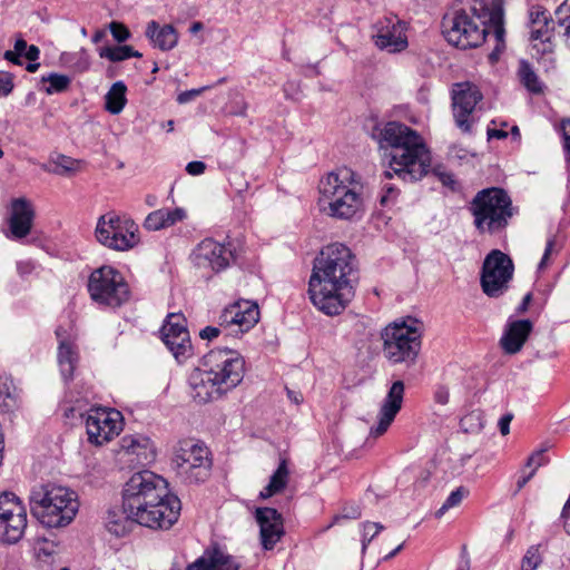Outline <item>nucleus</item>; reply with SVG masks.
I'll return each mask as SVG.
<instances>
[{
  "label": "nucleus",
  "mask_w": 570,
  "mask_h": 570,
  "mask_svg": "<svg viewBox=\"0 0 570 570\" xmlns=\"http://www.w3.org/2000/svg\"><path fill=\"white\" fill-rule=\"evenodd\" d=\"M107 530L116 537H124L131 531L134 519L129 515L122 503L120 508L114 507L107 510L106 518Z\"/></svg>",
  "instance_id": "33"
},
{
  "label": "nucleus",
  "mask_w": 570,
  "mask_h": 570,
  "mask_svg": "<svg viewBox=\"0 0 570 570\" xmlns=\"http://www.w3.org/2000/svg\"><path fill=\"white\" fill-rule=\"evenodd\" d=\"M400 190L392 184H384L379 197V203L382 208H392L399 198Z\"/></svg>",
  "instance_id": "45"
},
{
  "label": "nucleus",
  "mask_w": 570,
  "mask_h": 570,
  "mask_svg": "<svg viewBox=\"0 0 570 570\" xmlns=\"http://www.w3.org/2000/svg\"><path fill=\"white\" fill-rule=\"evenodd\" d=\"M259 525L261 542L265 550H272L284 535L282 514L274 508H257L255 512Z\"/></svg>",
  "instance_id": "23"
},
{
  "label": "nucleus",
  "mask_w": 570,
  "mask_h": 570,
  "mask_svg": "<svg viewBox=\"0 0 570 570\" xmlns=\"http://www.w3.org/2000/svg\"><path fill=\"white\" fill-rule=\"evenodd\" d=\"M41 81L49 83V86L45 88V91L48 95L63 92L71 83L69 76L57 72H50L47 76H42Z\"/></svg>",
  "instance_id": "42"
},
{
  "label": "nucleus",
  "mask_w": 570,
  "mask_h": 570,
  "mask_svg": "<svg viewBox=\"0 0 570 570\" xmlns=\"http://www.w3.org/2000/svg\"><path fill=\"white\" fill-rule=\"evenodd\" d=\"M180 510L179 498L168 490L167 498L136 505L129 515L136 524L154 530H168L178 521Z\"/></svg>",
  "instance_id": "12"
},
{
  "label": "nucleus",
  "mask_w": 570,
  "mask_h": 570,
  "mask_svg": "<svg viewBox=\"0 0 570 570\" xmlns=\"http://www.w3.org/2000/svg\"><path fill=\"white\" fill-rule=\"evenodd\" d=\"M33 215L32 206L26 198H16L11 202L9 227L14 238H22L29 234Z\"/></svg>",
  "instance_id": "28"
},
{
  "label": "nucleus",
  "mask_w": 570,
  "mask_h": 570,
  "mask_svg": "<svg viewBox=\"0 0 570 570\" xmlns=\"http://www.w3.org/2000/svg\"><path fill=\"white\" fill-rule=\"evenodd\" d=\"M489 7L484 0H461L452 14L444 16L442 35L458 48L469 49L481 46L489 32Z\"/></svg>",
  "instance_id": "4"
},
{
  "label": "nucleus",
  "mask_w": 570,
  "mask_h": 570,
  "mask_svg": "<svg viewBox=\"0 0 570 570\" xmlns=\"http://www.w3.org/2000/svg\"><path fill=\"white\" fill-rule=\"evenodd\" d=\"M362 177L348 167L328 173L320 180V206L338 219H352L363 210Z\"/></svg>",
  "instance_id": "3"
},
{
  "label": "nucleus",
  "mask_w": 570,
  "mask_h": 570,
  "mask_svg": "<svg viewBox=\"0 0 570 570\" xmlns=\"http://www.w3.org/2000/svg\"><path fill=\"white\" fill-rule=\"evenodd\" d=\"M500 126H501V128H499V129L488 128V130H487L488 140L505 139L508 137V132L503 129L504 127H507V122L502 121V122H500Z\"/></svg>",
  "instance_id": "56"
},
{
  "label": "nucleus",
  "mask_w": 570,
  "mask_h": 570,
  "mask_svg": "<svg viewBox=\"0 0 570 570\" xmlns=\"http://www.w3.org/2000/svg\"><path fill=\"white\" fill-rule=\"evenodd\" d=\"M473 224L481 234H495L504 230L514 207L508 193L499 187L484 188L476 193L470 204Z\"/></svg>",
  "instance_id": "6"
},
{
  "label": "nucleus",
  "mask_w": 570,
  "mask_h": 570,
  "mask_svg": "<svg viewBox=\"0 0 570 570\" xmlns=\"http://www.w3.org/2000/svg\"><path fill=\"white\" fill-rule=\"evenodd\" d=\"M371 137L387 159L389 168L382 174L385 179L396 176L414 183L428 175V164L423 159L426 145L416 130L400 121H387L375 125Z\"/></svg>",
  "instance_id": "2"
},
{
  "label": "nucleus",
  "mask_w": 570,
  "mask_h": 570,
  "mask_svg": "<svg viewBox=\"0 0 570 570\" xmlns=\"http://www.w3.org/2000/svg\"><path fill=\"white\" fill-rule=\"evenodd\" d=\"M31 514L47 528H63L72 522L79 510L77 493L56 484H41L29 497Z\"/></svg>",
  "instance_id": "5"
},
{
  "label": "nucleus",
  "mask_w": 570,
  "mask_h": 570,
  "mask_svg": "<svg viewBox=\"0 0 570 570\" xmlns=\"http://www.w3.org/2000/svg\"><path fill=\"white\" fill-rule=\"evenodd\" d=\"M240 563L218 544L206 548L203 554L189 563L185 570H239Z\"/></svg>",
  "instance_id": "24"
},
{
  "label": "nucleus",
  "mask_w": 570,
  "mask_h": 570,
  "mask_svg": "<svg viewBox=\"0 0 570 570\" xmlns=\"http://www.w3.org/2000/svg\"><path fill=\"white\" fill-rule=\"evenodd\" d=\"M468 494L469 491L466 488L459 487L450 493L442 505L435 511L434 517L436 519H442L449 511L459 508Z\"/></svg>",
  "instance_id": "39"
},
{
  "label": "nucleus",
  "mask_w": 570,
  "mask_h": 570,
  "mask_svg": "<svg viewBox=\"0 0 570 570\" xmlns=\"http://www.w3.org/2000/svg\"><path fill=\"white\" fill-rule=\"evenodd\" d=\"M530 42L537 55L553 51L556 21L542 7H532L529 12Z\"/></svg>",
  "instance_id": "20"
},
{
  "label": "nucleus",
  "mask_w": 570,
  "mask_h": 570,
  "mask_svg": "<svg viewBox=\"0 0 570 570\" xmlns=\"http://www.w3.org/2000/svg\"><path fill=\"white\" fill-rule=\"evenodd\" d=\"M40 55V50L37 46L31 45L27 48L24 56L29 61H36L38 60Z\"/></svg>",
  "instance_id": "61"
},
{
  "label": "nucleus",
  "mask_w": 570,
  "mask_h": 570,
  "mask_svg": "<svg viewBox=\"0 0 570 570\" xmlns=\"http://www.w3.org/2000/svg\"><path fill=\"white\" fill-rule=\"evenodd\" d=\"M239 252H193L189 255L190 263L198 269H209L214 273H220L230 266L237 264Z\"/></svg>",
  "instance_id": "27"
},
{
  "label": "nucleus",
  "mask_w": 570,
  "mask_h": 570,
  "mask_svg": "<svg viewBox=\"0 0 570 570\" xmlns=\"http://www.w3.org/2000/svg\"><path fill=\"white\" fill-rule=\"evenodd\" d=\"M203 367L208 371V377L216 380L228 393L244 379V357L232 348H214L203 356Z\"/></svg>",
  "instance_id": "10"
},
{
  "label": "nucleus",
  "mask_w": 570,
  "mask_h": 570,
  "mask_svg": "<svg viewBox=\"0 0 570 570\" xmlns=\"http://www.w3.org/2000/svg\"><path fill=\"white\" fill-rule=\"evenodd\" d=\"M543 452L544 450H538L533 452L527 460L525 465L531 468V470H534V473L543 463Z\"/></svg>",
  "instance_id": "54"
},
{
  "label": "nucleus",
  "mask_w": 570,
  "mask_h": 570,
  "mask_svg": "<svg viewBox=\"0 0 570 570\" xmlns=\"http://www.w3.org/2000/svg\"><path fill=\"white\" fill-rule=\"evenodd\" d=\"M560 131L563 139L566 160L570 166V118L563 119L560 124Z\"/></svg>",
  "instance_id": "50"
},
{
  "label": "nucleus",
  "mask_w": 570,
  "mask_h": 570,
  "mask_svg": "<svg viewBox=\"0 0 570 570\" xmlns=\"http://www.w3.org/2000/svg\"><path fill=\"white\" fill-rule=\"evenodd\" d=\"M186 210L180 207H176L173 209L160 208L147 215L144 222V227L147 230L151 232L160 230L174 226L179 222H183L186 218Z\"/></svg>",
  "instance_id": "31"
},
{
  "label": "nucleus",
  "mask_w": 570,
  "mask_h": 570,
  "mask_svg": "<svg viewBox=\"0 0 570 570\" xmlns=\"http://www.w3.org/2000/svg\"><path fill=\"white\" fill-rule=\"evenodd\" d=\"M206 169V164L200 160H194L187 164L186 171L191 176L202 175Z\"/></svg>",
  "instance_id": "57"
},
{
  "label": "nucleus",
  "mask_w": 570,
  "mask_h": 570,
  "mask_svg": "<svg viewBox=\"0 0 570 570\" xmlns=\"http://www.w3.org/2000/svg\"><path fill=\"white\" fill-rule=\"evenodd\" d=\"M120 448L127 454L136 456L138 464L146 465L155 461L156 448L154 442L145 435H125L120 440Z\"/></svg>",
  "instance_id": "29"
},
{
  "label": "nucleus",
  "mask_w": 570,
  "mask_h": 570,
  "mask_svg": "<svg viewBox=\"0 0 570 570\" xmlns=\"http://www.w3.org/2000/svg\"><path fill=\"white\" fill-rule=\"evenodd\" d=\"M513 419V415L511 413L504 414L499 420V428L502 435H508L510 432V423Z\"/></svg>",
  "instance_id": "60"
},
{
  "label": "nucleus",
  "mask_w": 570,
  "mask_h": 570,
  "mask_svg": "<svg viewBox=\"0 0 570 570\" xmlns=\"http://www.w3.org/2000/svg\"><path fill=\"white\" fill-rule=\"evenodd\" d=\"M413 323L396 320L382 330V353L390 364L411 366L415 363L422 341L421 333Z\"/></svg>",
  "instance_id": "7"
},
{
  "label": "nucleus",
  "mask_w": 570,
  "mask_h": 570,
  "mask_svg": "<svg viewBox=\"0 0 570 570\" xmlns=\"http://www.w3.org/2000/svg\"><path fill=\"white\" fill-rule=\"evenodd\" d=\"M99 56L112 62L124 61L129 58H141V52L135 50L131 46L104 47L99 50Z\"/></svg>",
  "instance_id": "38"
},
{
  "label": "nucleus",
  "mask_w": 570,
  "mask_h": 570,
  "mask_svg": "<svg viewBox=\"0 0 570 570\" xmlns=\"http://www.w3.org/2000/svg\"><path fill=\"white\" fill-rule=\"evenodd\" d=\"M361 515L362 512L358 504L347 503L343 507L341 514L335 517V522H337L340 519L356 520L361 518Z\"/></svg>",
  "instance_id": "51"
},
{
  "label": "nucleus",
  "mask_w": 570,
  "mask_h": 570,
  "mask_svg": "<svg viewBox=\"0 0 570 570\" xmlns=\"http://www.w3.org/2000/svg\"><path fill=\"white\" fill-rule=\"evenodd\" d=\"M28 525L26 507L13 492L0 493V542L18 543Z\"/></svg>",
  "instance_id": "15"
},
{
  "label": "nucleus",
  "mask_w": 570,
  "mask_h": 570,
  "mask_svg": "<svg viewBox=\"0 0 570 570\" xmlns=\"http://www.w3.org/2000/svg\"><path fill=\"white\" fill-rule=\"evenodd\" d=\"M96 238L109 249H131L139 245V227L128 217L107 213L98 218Z\"/></svg>",
  "instance_id": "11"
},
{
  "label": "nucleus",
  "mask_w": 570,
  "mask_h": 570,
  "mask_svg": "<svg viewBox=\"0 0 570 570\" xmlns=\"http://www.w3.org/2000/svg\"><path fill=\"white\" fill-rule=\"evenodd\" d=\"M35 265L31 262H18L17 269L20 275H27L32 272Z\"/></svg>",
  "instance_id": "62"
},
{
  "label": "nucleus",
  "mask_w": 570,
  "mask_h": 570,
  "mask_svg": "<svg viewBox=\"0 0 570 570\" xmlns=\"http://www.w3.org/2000/svg\"><path fill=\"white\" fill-rule=\"evenodd\" d=\"M433 174L439 178V180L446 187H450L451 189H454L455 187V179L452 174L441 171L439 168L433 170Z\"/></svg>",
  "instance_id": "55"
},
{
  "label": "nucleus",
  "mask_w": 570,
  "mask_h": 570,
  "mask_svg": "<svg viewBox=\"0 0 570 570\" xmlns=\"http://www.w3.org/2000/svg\"><path fill=\"white\" fill-rule=\"evenodd\" d=\"M171 462L177 474L187 483L205 482L213 465L208 448L193 439L177 443Z\"/></svg>",
  "instance_id": "8"
},
{
  "label": "nucleus",
  "mask_w": 570,
  "mask_h": 570,
  "mask_svg": "<svg viewBox=\"0 0 570 570\" xmlns=\"http://www.w3.org/2000/svg\"><path fill=\"white\" fill-rule=\"evenodd\" d=\"M109 30L117 42H125L131 36L129 29L121 22L112 21L109 23Z\"/></svg>",
  "instance_id": "49"
},
{
  "label": "nucleus",
  "mask_w": 570,
  "mask_h": 570,
  "mask_svg": "<svg viewBox=\"0 0 570 570\" xmlns=\"http://www.w3.org/2000/svg\"><path fill=\"white\" fill-rule=\"evenodd\" d=\"M480 89L470 81L458 82L452 88V108L456 126L470 134L474 122L473 112L482 101Z\"/></svg>",
  "instance_id": "17"
},
{
  "label": "nucleus",
  "mask_w": 570,
  "mask_h": 570,
  "mask_svg": "<svg viewBox=\"0 0 570 570\" xmlns=\"http://www.w3.org/2000/svg\"><path fill=\"white\" fill-rule=\"evenodd\" d=\"M259 321L256 302L242 301L226 307L219 316V325H237L240 333L248 332Z\"/></svg>",
  "instance_id": "22"
},
{
  "label": "nucleus",
  "mask_w": 570,
  "mask_h": 570,
  "mask_svg": "<svg viewBox=\"0 0 570 570\" xmlns=\"http://www.w3.org/2000/svg\"><path fill=\"white\" fill-rule=\"evenodd\" d=\"M56 335L59 340L58 346V362L61 375L66 381L73 377V372L78 363V352L75 345L67 338L66 331L59 326L56 330Z\"/></svg>",
  "instance_id": "30"
},
{
  "label": "nucleus",
  "mask_w": 570,
  "mask_h": 570,
  "mask_svg": "<svg viewBox=\"0 0 570 570\" xmlns=\"http://www.w3.org/2000/svg\"><path fill=\"white\" fill-rule=\"evenodd\" d=\"M403 396H404V383L403 381H395L392 383L390 390L387 391V394L385 395L380 411L377 415V424L373 428H371L370 434L372 436L379 438L383 435L392 422L394 421L395 416L402 409L403 403Z\"/></svg>",
  "instance_id": "21"
},
{
  "label": "nucleus",
  "mask_w": 570,
  "mask_h": 570,
  "mask_svg": "<svg viewBox=\"0 0 570 570\" xmlns=\"http://www.w3.org/2000/svg\"><path fill=\"white\" fill-rule=\"evenodd\" d=\"M230 247L235 249L234 244L230 242L229 237L226 236L223 239H215L213 237L204 238L197 246V249H226Z\"/></svg>",
  "instance_id": "48"
},
{
  "label": "nucleus",
  "mask_w": 570,
  "mask_h": 570,
  "mask_svg": "<svg viewBox=\"0 0 570 570\" xmlns=\"http://www.w3.org/2000/svg\"><path fill=\"white\" fill-rule=\"evenodd\" d=\"M13 90V78L8 71H0V97L9 96Z\"/></svg>",
  "instance_id": "52"
},
{
  "label": "nucleus",
  "mask_w": 570,
  "mask_h": 570,
  "mask_svg": "<svg viewBox=\"0 0 570 570\" xmlns=\"http://www.w3.org/2000/svg\"><path fill=\"white\" fill-rule=\"evenodd\" d=\"M519 76L529 91L533 94H540L542 91V83L528 61L522 60L520 62Z\"/></svg>",
  "instance_id": "40"
},
{
  "label": "nucleus",
  "mask_w": 570,
  "mask_h": 570,
  "mask_svg": "<svg viewBox=\"0 0 570 570\" xmlns=\"http://www.w3.org/2000/svg\"><path fill=\"white\" fill-rule=\"evenodd\" d=\"M374 28L376 33L372 38L380 50L395 53L407 48L406 24L396 16L391 14L380 19Z\"/></svg>",
  "instance_id": "19"
},
{
  "label": "nucleus",
  "mask_w": 570,
  "mask_h": 570,
  "mask_svg": "<svg viewBox=\"0 0 570 570\" xmlns=\"http://www.w3.org/2000/svg\"><path fill=\"white\" fill-rule=\"evenodd\" d=\"M189 384L193 389V397L199 403L220 399L227 393L216 380L208 377V371L205 367L191 373Z\"/></svg>",
  "instance_id": "25"
},
{
  "label": "nucleus",
  "mask_w": 570,
  "mask_h": 570,
  "mask_svg": "<svg viewBox=\"0 0 570 570\" xmlns=\"http://www.w3.org/2000/svg\"><path fill=\"white\" fill-rule=\"evenodd\" d=\"M161 340L178 363L193 355L187 321L181 313H169L160 328Z\"/></svg>",
  "instance_id": "16"
},
{
  "label": "nucleus",
  "mask_w": 570,
  "mask_h": 570,
  "mask_svg": "<svg viewBox=\"0 0 570 570\" xmlns=\"http://www.w3.org/2000/svg\"><path fill=\"white\" fill-rule=\"evenodd\" d=\"M210 88H213V86L208 85V86H204V87H200L197 89H190V90L183 91L177 96V101L179 104H187V102L191 101L193 99H195L200 94H203L205 90H208Z\"/></svg>",
  "instance_id": "53"
},
{
  "label": "nucleus",
  "mask_w": 570,
  "mask_h": 570,
  "mask_svg": "<svg viewBox=\"0 0 570 570\" xmlns=\"http://www.w3.org/2000/svg\"><path fill=\"white\" fill-rule=\"evenodd\" d=\"M88 292L95 303L110 308L120 307L130 297L125 278L110 266H102L90 274Z\"/></svg>",
  "instance_id": "9"
},
{
  "label": "nucleus",
  "mask_w": 570,
  "mask_h": 570,
  "mask_svg": "<svg viewBox=\"0 0 570 570\" xmlns=\"http://www.w3.org/2000/svg\"><path fill=\"white\" fill-rule=\"evenodd\" d=\"M146 37L151 41L154 47L168 51L178 43V33L171 24L160 27L155 20L147 23Z\"/></svg>",
  "instance_id": "32"
},
{
  "label": "nucleus",
  "mask_w": 570,
  "mask_h": 570,
  "mask_svg": "<svg viewBox=\"0 0 570 570\" xmlns=\"http://www.w3.org/2000/svg\"><path fill=\"white\" fill-rule=\"evenodd\" d=\"M557 23L564 27V38L570 46V0H564L556 10Z\"/></svg>",
  "instance_id": "44"
},
{
  "label": "nucleus",
  "mask_w": 570,
  "mask_h": 570,
  "mask_svg": "<svg viewBox=\"0 0 570 570\" xmlns=\"http://www.w3.org/2000/svg\"><path fill=\"white\" fill-rule=\"evenodd\" d=\"M3 58L10 62H12L13 65H17V66H21L22 62H21V59H20V55L18 52H16L14 50L11 51V50H7L3 55Z\"/></svg>",
  "instance_id": "63"
},
{
  "label": "nucleus",
  "mask_w": 570,
  "mask_h": 570,
  "mask_svg": "<svg viewBox=\"0 0 570 570\" xmlns=\"http://www.w3.org/2000/svg\"><path fill=\"white\" fill-rule=\"evenodd\" d=\"M449 399H450L449 389L446 386H443V385L438 386L435 392H434V400H435V402L441 404V405H445V404H448Z\"/></svg>",
  "instance_id": "58"
},
{
  "label": "nucleus",
  "mask_w": 570,
  "mask_h": 570,
  "mask_svg": "<svg viewBox=\"0 0 570 570\" xmlns=\"http://www.w3.org/2000/svg\"><path fill=\"white\" fill-rule=\"evenodd\" d=\"M51 164L53 167L48 170L59 176L73 173L78 168V160L62 154H58L55 157H51Z\"/></svg>",
  "instance_id": "43"
},
{
  "label": "nucleus",
  "mask_w": 570,
  "mask_h": 570,
  "mask_svg": "<svg viewBox=\"0 0 570 570\" xmlns=\"http://www.w3.org/2000/svg\"><path fill=\"white\" fill-rule=\"evenodd\" d=\"M20 392L10 375H0V411L2 413H12L19 409Z\"/></svg>",
  "instance_id": "34"
},
{
  "label": "nucleus",
  "mask_w": 570,
  "mask_h": 570,
  "mask_svg": "<svg viewBox=\"0 0 570 570\" xmlns=\"http://www.w3.org/2000/svg\"><path fill=\"white\" fill-rule=\"evenodd\" d=\"M461 430L468 434H479L484 428V416L480 410L466 413L460 421Z\"/></svg>",
  "instance_id": "41"
},
{
  "label": "nucleus",
  "mask_w": 570,
  "mask_h": 570,
  "mask_svg": "<svg viewBox=\"0 0 570 570\" xmlns=\"http://www.w3.org/2000/svg\"><path fill=\"white\" fill-rule=\"evenodd\" d=\"M514 265L504 252H490L482 264L480 285L482 292L491 298L502 296L513 277Z\"/></svg>",
  "instance_id": "14"
},
{
  "label": "nucleus",
  "mask_w": 570,
  "mask_h": 570,
  "mask_svg": "<svg viewBox=\"0 0 570 570\" xmlns=\"http://www.w3.org/2000/svg\"><path fill=\"white\" fill-rule=\"evenodd\" d=\"M220 334V330L215 326H206L199 332V336L203 340H213L216 338Z\"/></svg>",
  "instance_id": "59"
},
{
  "label": "nucleus",
  "mask_w": 570,
  "mask_h": 570,
  "mask_svg": "<svg viewBox=\"0 0 570 570\" xmlns=\"http://www.w3.org/2000/svg\"><path fill=\"white\" fill-rule=\"evenodd\" d=\"M288 466L286 459H282L277 469L272 474L268 484L261 491L262 499H268L274 494L282 492L288 482Z\"/></svg>",
  "instance_id": "35"
},
{
  "label": "nucleus",
  "mask_w": 570,
  "mask_h": 570,
  "mask_svg": "<svg viewBox=\"0 0 570 570\" xmlns=\"http://www.w3.org/2000/svg\"><path fill=\"white\" fill-rule=\"evenodd\" d=\"M358 278V262L353 252H320L313 261L308 297L325 315H340L354 298Z\"/></svg>",
  "instance_id": "1"
},
{
  "label": "nucleus",
  "mask_w": 570,
  "mask_h": 570,
  "mask_svg": "<svg viewBox=\"0 0 570 570\" xmlns=\"http://www.w3.org/2000/svg\"><path fill=\"white\" fill-rule=\"evenodd\" d=\"M384 529V525L379 522L366 521L363 523L362 534V550L364 551L367 544Z\"/></svg>",
  "instance_id": "47"
},
{
  "label": "nucleus",
  "mask_w": 570,
  "mask_h": 570,
  "mask_svg": "<svg viewBox=\"0 0 570 570\" xmlns=\"http://www.w3.org/2000/svg\"><path fill=\"white\" fill-rule=\"evenodd\" d=\"M533 324L530 320H517L509 322L500 340L501 347L507 354H515L521 351L532 332Z\"/></svg>",
  "instance_id": "26"
},
{
  "label": "nucleus",
  "mask_w": 570,
  "mask_h": 570,
  "mask_svg": "<svg viewBox=\"0 0 570 570\" xmlns=\"http://www.w3.org/2000/svg\"><path fill=\"white\" fill-rule=\"evenodd\" d=\"M542 562V557L538 546L530 547L521 561V570H537Z\"/></svg>",
  "instance_id": "46"
},
{
  "label": "nucleus",
  "mask_w": 570,
  "mask_h": 570,
  "mask_svg": "<svg viewBox=\"0 0 570 570\" xmlns=\"http://www.w3.org/2000/svg\"><path fill=\"white\" fill-rule=\"evenodd\" d=\"M534 476V470H531L517 482V492H519L532 478Z\"/></svg>",
  "instance_id": "64"
},
{
  "label": "nucleus",
  "mask_w": 570,
  "mask_h": 570,
  "mask_svg": "<svg viewBox=\"0 0 570 570\" xmlns=\"http://www.w3.org/2000/svg\"><path fill=\"white\" fill-rule=\"evenodd\" d=\"M169 484L163 476L144 470L134 473L125 483L122 489V500L126 510L132 513L134 508L148 501L167 498Z\"/></svg>",
  "instance_id": "13"
},
{
  "label": "nucleus",
  "mask_w": 570,
  "mask_h": 570,
  "mask_svg": "<svg viewBox=\"0 0 570 570\" xmlns=\"http://www.w3.org/2000/svg\"><path fill=\"white\" fill-rule=\"evenodd\" d=\"M88 441L102 445L122 430V415L114 409H91L86 416Z\"/></svg>",
  "instance_id": "18"
},
{
  "label": "nucleus",
  "mask_w": 570,
  "mask_h": 570,
  "mask_svg": "<svg viewBox=\"0 0 570 570\" xmlns=\"http://www.w3.org/2000/svg\"><path fill=\"white\" fill-rule=\"evenodd\" d=\"M127 87L122 81H116L106 94V110L112 115H118L126 106Z\"/></svg>",
  "instance_id": "37"
},
{
  "label": "nucleus",
  "mask_w": 570,
  "mask_h": 570,
  "mask_svg": "<svg viewBox=\"0 0 570 570\" xmlns=\"http://www.w3.org/2000/svg\"><path fill=\"white\" fill-rule=\"evenodd\" d=\"M493 8L489 9V26L498 41L497 48L504 47V2L505 0H491Z\"/></svg>",
  "instance_id": "36"
}]
</instances>
